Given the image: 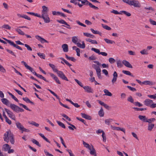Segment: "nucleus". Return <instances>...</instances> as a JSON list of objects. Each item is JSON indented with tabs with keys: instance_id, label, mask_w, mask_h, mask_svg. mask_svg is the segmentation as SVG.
<instances>
[{
	"instance_id": "obj_25",
	"label": "nucleus",
	"mask_w": 156,
	"mask_h": 156,
	"mask_svg": "<svg viewBox=\"0 0 156 156\" xmlns=\"http://www.w3.org/2000/svg\"><path fill=\"white\" fill-rule=\"evenodd\" d=\"M83 34L84 36L91 38H93L94 37V35L91 34H90L88 33L84 32L83 33Z\"/></svg>"
},
{
	"instance_id": "obj_10",
	"label": "nucleus",
	"mask_w": 156,
	"mask_h": 156,
	"mask_svg": "<svg viewBox=\"0 0 156 156\" xmlns=\"http://www.w3.org/2000/svg\"><path fill=\"white\" fill-rule=\"evenodd\" d=\"M85 90L88 93H93V90L92 88L89 86H83V87Z\"/></svg>"
},
{
	"instance_id": "obj_34",
	"label": "nucleus",
	"mask_w": 156,
	"mask_h": 156,
	"mask_svg": "<svg viewBox=\"0 0 156 156\" xmlns=\"http://www.w3.org/2000/svg\"><path fill=\"white\" fill-rule=\"evenodd\" d=\"M57 21L63 24L66 25V26H69V25L64 20H57Z\"/></svg>"
},
{
	"instance_id": "obj_46",
	"label": "nucleus",
	"mask_w": 156,
	"mask_h": 156,
	"mask_svg": "<svg viewBox=\"0 0 156 156\" xmlns=\"http://www.w3.org/2000/svg\"><path fill=\"white\" fill-rule=\"evenodd\" d=\"M133 109H135V110L136 111H143L144 110H147L146 108H139L136 107H133L132 108Z\"/></svg>"
},
{
	"instance_id": "obj_18",
	"label": "nucleus",
	"mask_w": 156,
	"mask_h": 156,
	"mask_svg": "<svg viewBox=\"0 0 156 156\" xmlns=\"http://www.w3.org/2000/svg\"><path fill=\"white\" fill-rule=\"evenodd\" d=\"M78 1H80V0H71L70 2L74 3L75 5H77L80 8L82 7L83 6V5L80 4L79 3H78L77 2Z\"/></svg>"
},
{
	"instance_id": "obj_27",
	"label": "nucleus",
	"mask_w": 156,
	"mask_h": 156,
	"mask_svg": "<svg viewBox=\"0 0 156 156\" xmlns=\"http://www.w3.org/2000/svg\"><path fill=\"white\" fill-rule=\"evenodd\" d=\"M49 66L52 69L54 72L57 73L58 71L57 69L55 68V66L54 64L49 63Z\"/></svg>"
},
{
	"instance_id": "obj_5",
	"label": "nucleus",
	"mask_w": 156,
	"mask_h": 156,
	"mask_svg": "<svg viewBox=\"0 0 156 156\" xmlns=\"http://www.w3.org/2000/svg\"><path fill=\"white\" fill-rule=\"evenodd\" d=\"M5 110L7 112L9 117L14 120H15V116L12 112L6 108H5Z\"/></svg>"
},
{
	"instance_id": "obj_59",
	"label": "nucleus",
	"mask_w": 156,
	"mask_h": 156,
	"mask_svg": "<svg viewBox=\"0 0 156 156\" xmlns=\"http://www.w3.org/2000/svg\"><path fill=\"white\" fill-rule=\"evenodd\" d=\"M6 51L8 53H9L10 54H11L12 55L14 56L15 57H16V55L14 54V52L13 51H12V50H9V49H6Z\"/></svg>"
},
{
	"instance_id": "obj_19",
	"label": "nucleus",
	"mask_w": 156,
	"mask_h": 156,
	"mask_svg": "<svg viewBox=\"0 0 156 156\" xmlns=\"http://www.w3.org/2000/svg\"><path fill=\"white\" fill-rule=\"evenodd\" d=\"M92 148H91V150H90V154L92 155H93L94 156H97V154L96 153L95 150L94 148V147L93 145H91Z\"/></svg>"
},
{
	"instance_id": "obj_36",
	"label": "nucleus",
	"mask_w": 156,
	"mask_h": 156,
	"mask_svg": "<svg viewBox=\"0 0 156 156\" xmlns=\"http://www.w3.org/2000/svg\"><path fill=\"white\" fill-rule=\"evenodd\" d=\"M15 30L21 35H25L24 33L20 29H16Z\"/></svg>"
},
{
	"instance_id": "obj_7",
	"label": "nucleus",
	"mask_w": 156,
	"mask_h": 156,
	"mask_svg": "<svg viewBox=\"0 0 156 156\" xmlns=\"http://www.w3.org/2000/svg\"><path fill=\"white\" fill-rule=\"evenodd\" d=\"M10 108L14 111L17 113L19 112L18 108L19 107L14 104H10Z\"/></svg>"
},
{
	"instance_id": "obj_35",
	"label": "nucleus",
	"mask_w": 156,
	"mask_h": 156,
	"mask_svg": "<svg viewBox=\"0 0 156 156\" xmlns=\"http://www.w3.org/2000/svg\"><path fill=\"white\" fill-rule=\"evenodd\" d=\"M104 40L108 44H112L113 43H115L114 41L110 40L107 38H105Z\"/></svg>"
},
{
	"instance_id": "obj_62",
	"label": "nucleus",
	"mask_w": 156,
	"mask_h": 156,
	"mask_svg": "<svg viewBox=\"0 0 156 156\" xmlns=\"http://www.w3.org/2000/svg\"><path fill=\"white\" fill-rule=\"evenodd\" d=\"M74 80L75 81L78 83V84L80 87H83V85L81 82L79 81L78 80L76 79H75Z\"/></svg>"
},
{
	"instance_id": "obj_6",
	"label": "nucleus",
	"mask_w": 156,
	"mask_h": 156,
	"mask_svg": "<svg viewBox=\"0 0 156 156\" xmlns=\"http://www.w3.org/2000/svg\"><path fill=\"white\" fill-rule=\"evenodd\" d=\"M58 76L60 77L62 79L68 81V80L67 78L65 76L63 72L62 71H58L57 72Z\"/></svg>"
},
{
	"instance_id": "obj_42",
	"label": "nucleus",
	"mask_w": 156,
	"mask_h": 156,
	"mask_svg": "<svg viewBox=\"0 0 156 156\" xmlns=\"http://www.w3.org/2000/svg\"><path fill=\"white\" fill-rule=\"evenodd\" d=\"M56 122L59 126L65 129L66 128V126L63 123L58 121H57Z\"/></svg>"
},
{
	"instance_id": "obj_58",
	"label": "nucleus",
	"mask_w": 156,
	"mask_h": 156,
	"mask_svg": "<svg viewBox=\"0 0 156 156\" xmlns=\"http://www.w3.org/2000/svg\"><path fill=\"white\" fill-rule=\"evenodd\" d=\"M61 115L62 116L66 118L67 120H68V121H71L70 118L68 116L66 115L65 114H61Z\"/></svg>"
},
{
	"instance_id": "obj_44",
	"label": "nucleus",
	"mask_w": 156,
	"mask_h": 156,
	"mask_svg": "<svg viewBox=\"0 0 156 156\" xmlns=\"http://www.w3.org/2000/svg\"><path fill=\"white\" fill-rule=\"evenodd\" d=\"M122 72L126 75L130 76H133L132 75L131 73L129 71L123 70L122 71Z\"/></svg>"
},
{
	"instance_id": "obj_60",
	"label": "nucleus",
	"mask_w": 156,
	"mask_h": 156,
	"mask_svg": "<svg viewBox=\"0 0 156 156\" xmlns=\"http://www.w3.org/2000/svg\"><path fill=\"white\" fill-rule=\"evenodd\" d=\"M109 62L111 63L112 64L115 62V60L113 58H110L108 59Z\"/></svg>"
},
{
	"instance_id": "obj_45",
	"label": "nucleus",
	"mask_w": 156,
	"mask_h": 156,
	"mask_svg": "<svg viewBox=\"0 0 156 156\" xmlns=\"http://www.w3.org/2000/svg\"><path fill=\"white\" fill-rule=\"evenodd\" d=\"M18 104L20 106H22L26 110H27L30 111H31V110L28 108L26 105L21 103H19Z\"/></svg>"
},
{
	"instance_id": "obj_1",
	"label": "nucleus",
	"mask_w": 156,
	"mask_h": 156,
	"mask_svg": "<svg viewBox=\"0 0 156 156\" xmlns=\"http://www.w3.org/2000/svg\"><path fill=\"white\" fill-rule=\"evenodd\" d=\"M4 140L7 143H8L9 140L12 144L14 143V140L13 138V134L10 130L6 132L4 135Z\"/></svg>"
},
{
	"instance_id": "obj_49",
	"label": "nucleus",
	"mask_w": 156,
	"mask_h": 156,
	"mask_svg": "<svg viewBox=\"0 0 156 156\" xmlns=\"http://www.w3.org/2000/svg\"><path fill=\"white\" fill-rule=\"evenodd\" d=\"M37 54L41 58L45 59V56L44 54L38 52L37 53Z\"/></svg>"
},
{
	"instance_id": "obj_56",
	"label": "nucleus",
	"mask_w": 156,
	"mask_h": 156,
	"mask_svg": "<svg viewBox=\"0 0 156 156\" xmlns=\"http://www.w3.org/2000/svg\"><path fill=\"white\" fill-rule=\"evenodd\" d=\"M127 100L128 101L132 103H134V100L131 96H130L127 98Z\"/></svg>"
},
{
	"instance_id": "obj_21",
	"label": "nucleus",
	"mask_w": 156,
	"mask_h": 156,
	"mask_svg": "<svg viewBox=\"0 0 156 156\" xmlns=\"http://www.w3.org/2000/svg\"><path fill=\"white\" fill-rule=\"evenodd\" d=\"M62 47L64 52H67L68 51V46L66 44H64L62 45Z\"/></svg>"
},
{
	"instance_id": "obj_43",
	"label": "nucleus",
	"mask_w": 156,
	"mask_h": 156,
	"mask_svg": "<svg viewBox=\"0 0 156 156\" xmlns=\"http://www.w3.org/2000/svg\"><path fill=\"white\" fill-rule=\"evenodd\" d=\"M121 12L122 13L124 14L127 16H131V14L129 12H128L125 11H121Z\"/></svg>"
},
{
	"instance_id": "obj_12",
	"label": "nucleus",
	"mask_w": 156,
	"mask_h": 156,
	"mask_svg": "<svg viewBox=\"0 0 156 156\" xmlns=\"http://www.w3.org/2000/svg\"><path fill=\"white\" fill-rule=\"evenodd\" d=\"M152 103H153L152 100L149 99H146L144 101V103L145 105L150 107L151 105V104Z\"/></svg>"
},
{
	"instance_id": "obj_9",
	"label": "nucleus",
	"mask_w": 156,
	"mask_h": 156,
	"mask_svg": "<svg viewBox=\"0 0 156 156\" xmlns=\"http://www.w3.org/2000/svg\"><path fill=\"white\" fill-rule=\"evenodd\" d=\"M21 62L22 64H23V65L25 66V67L27 69L29 70L32 73L34 71V70L31 67L28 66L27 65V64L25 62H24V61H22Z\"/></svg>"
},
{
	"instance_id": "obj_51",
	"label": "nucleus",
	"mask_w": 156,
	"mask_h": 156,
	"mask_svg": "<svg viewBox=\"0 0 156 156\" xmlns=\"http://www.w3.org/2000/svg\"><path fill=\"white\" fill-rule=\"evenodd\" d=\"M113 120V119H106L105 120V123L106 124L108 125H110V122H112Z\"/></svg>"
},
{
	"instance_id": "obj_52",
	"label": "nucleus",
	"mask_w": 156,
	"mask_h": 156,
	"mask_svg": "<svg viewBox=\"0 0 156 156\" xmlns=\"http://www.w3.org/2000/svg\"><path fill=\"white\" fill-rule=\"evenodd\" d=\"M117 66L118 67H121L123 66V65L122 63L121 62L120 60H118L117 62Z\"/></svg>"
},
{
	"instance_id": "obj_28",
	"label": "nucleus",
	"mask_w": 156,
	"mask_h": 156,
	"mask_svg": "<svg viewBox=\"0 0 156 156\" xmlns=\"http://www.w3.org/2000/svg\"><path fill=\"white\" fill-rule=\"evenodd\" d=\"M76 44L78 47L82 48H84L85 47V45L84 41L82 42V44H81L79 43H76Z\"/></svg>"
},
{
	"instance_id": "obj_20",
	"label": "nucleus",
	"mask_w": 156,
	"mask_h": 156,
	"mask_svg": "<svg viewBox=\"0 0 156 156\" xmlns=\"http://www.w3.org/2000/svg\"><path fill=\"white\" fill-rule=\"evenodd\" d=\"M16 124L17 128L19 129L20 130L22 131L23 129V126L21 124V123L19 122H16Z\"/></svg>"
},
{
	"instance_id": "obj_13",
	"label": "nucleus",
	"mask_w": 156,
	"mask_h": 156,
	"mask_svg": "<svg viewBox=\"0 0 156 156\" xmlns=\"http://www.w3.org/2000/svg\"><path fill=\"white\" fill-rule=\"evenodd\" d=\"M122 63L126 67L131 68H133L132 66L128 61L126 60H123L122 62Z\"/></svg>"
},
{
	"instance_id": "obj_24",
	"label": "nucleus",
	"mask_w": 156,
	"mask_h": 156,
	"mask_svg": "<svg viewBox=\"0 0 156 156\" xmlns=\"http://www.w3.org/2000/svg\"><path fill=\"white\" fill-rule=\"evenodd\" d=\"M22 99L23 101H25L27 103H30L33 105H34V103L32 102L31 101H30L28 98H23Z\"/></svg>"
},
{
	"instance_id": "obj_48",
	"label": "nucleus",
	"mask_w": 156,
	"mask_h": 156,
	"mask_svg": "<svg viewBox=\"0 0 156 156\" xmlns=\"http://www.w3.org/2000/svg\"><path fill=\"white\" fill-rule=\"evenodd\" d=\"M48 90L49 91L51 94H52L54 96H55L57 99H58L59 100H60L59 97L53 91H52V90L49 89H48Z\"/></svg>"
},
{
	"instance_id": "obj_29",
	"label": "nucleus",
	"mask_w": 156,
	"mask_h": 156,
	"mask_svg": "<svg viewBox=\"0 0 156 156\" xmlns=\"http://www.w3.org/2000/svg\"><path fill=\"white\" fill-rule=\"evenodd\" d=\"M66 58L68 60H69L73 62H75L76 60L73 57H70L68 56L66 54L65 55Z\"/></svg>"
},
{
	"instance_id": "obj_30",
	"label": "nucleus",
	"mask_w": 156,
	"mask_h": 156,
	"mask_svg": "<svg viewBox=\"0 0 156 156\" xmlns=\"http://www.w3.org/2000/svg\"><path fill=\"white\" fill-rule=\"evenodd\" d=\"M104 93L105 94V95L109 96H112V93L106 89H105L103 90Z\"/></svg>"
},
{
	"instance_id": "obj_23",
	"label": "nucleus",
	"mask_w": 156,
	"mask_h": 156,
	"mask_svg": "<svg viewBox=\"0 0 156 156\" xmlns=\"http://www.w3.org/2000/svg\"><path fill=\"white\" fill-rule=\"evenodd\" d=\"M70 126H69L68 127L69 129L71 130H74V129H76V127H75V126H74V125L71 124L70 123L68 122H66Z\"/></svg>"
},
{
	"instance_id": "obj_37",
	"label": "nucleus",
	"mask_w": 156,
	"mask_h": 156,
	"mask_svg": "<svg viewBox=\"0 0 156 156\" xmlns=\"http://www.w3.org/2000/svg\"><path fill=\"white\" fill-rule=\"evenodd\" d=\"M156 120L154 118H151L150 119H148L147 118L146 122H148L149 124H151L152 122H154Z\"/></svg>"
},
{
	"instance_id": "obj_14",
	"label": "nucleus",
	"mask_w": 156,
	"mask_h": 156,
	"mask_svg": "<svg viewBox=\"0 0 156 156\" xmlns=\"http://www.w3.org/2000/svg\"><path fill=\"white\" fill-rule=\"evenodd\" d=\"M34 14L33 15V16H36L39 17L40 18H42L43 19L44 23H48V22L47 20H46L45 18L44 17V16H43V15L41 14V15H39L37 13H34Z\"/></svg>"
},
{
	"instance_id": "obj_8",
	"label": "nucleus",
	"mask_w": 156,
	"mask_h": 156,
	"mask_svg": "<svg viewBox=\"0 0 156 156\" xmlns=\"http://www.w3.org/2000/svg\"><path fill=\"white\" fill-rule=\"evenodd\" d=\"M36 38L41 43H44V42L48 43V42L43 38L41 37L39 35H36L35 36Z\"/></svg>"
},
{
	"instance_id": "obj_11",
	"label": "nucleus",
	"mask_w": 156,
	"mask_h": 156,
	"mask_svg": "<svg viewBox=\"0 0 156 156\" xmlns=\"http://www.w3.org/2000/svg\"><path fill=\"white\" fill-rule=\"evenodd\" d=\"M118 77V74L116 71H115L113 74V78L112 80V82L113 84L116 81Z\"/></svg>"
},
{
	"instance_id": "obj_22",
	"label": "nucleus",
	"mask_w": 156,
	"mask_h": 156,
	"mask_svg": "<svg viewBox=\"0 0 156 156\" xmlns=\"http://www.w3.org/2000/svg\"><path fill=\"white\" fill-rule=\"evenodd\" d=\"M1 101L3 104L7 106H8L10 103L9 101L6 98H3L2 99Z\"/></svg>"
},
{
	"instance_id": "obj_3",
	"label": "nucleus",
	"mask_w": 156,
	"mask_h": 156,
	"mask_svg": "<svg viewBox=\"0 0 156 156\" xmlns=\"http://www.w3.org/2000/svg\"><path fill=\"white\" fill-rule=\"evenodd\" d=\"M42 8L43 9L41 11V14L43 15L49 23L50 22V20L48 13V8L45 5L43 6Z\"/></svg>"
},
{
	"instance_id": "obj_17",
	"label": "nucleus",
	"mask_w": 156,
	"mask_h": 156,
	"mask_svg": "<svg viewBox=\"0 0 156 156\" xmlns=\"http://www.w3.org/2000/svg\"><path fill=\"white\" fill-rule=\"evenodd\" d=\"M81 115L82 117L84 119L88 120L91 119V117L90 116L85 113H81Z\"/></svg>"
},
{
	"instance_id": "obj_31",
	"label": "nucleus",
	"mask_w": 156,
	"mask_h": 156,
	"mask_svg": "<svg viewBox=\"0 0 156 156\" xmlns=\"http://www.w3.org/2000/svg\"><path fill=\"white\" fill-rule=\"evenodd\" d=\"M142 84L145 85H153V83L152 82L149 81H144L142 82Z\"/></svg>"
},
{
	"instance_id": "obj_38",
	"label": "nucleus",
	"mask_w": 156,
	"mask_h": 156,
	"mask_svg": "<svg viewBox=\"0 0 156 156\" xmlns=\"http://www.w3.org/2000/svg\"><path fill=\"white\" fill-rule=\"evenodd\" d=\"M83 144L84 147H86L89 150H91L90 146L88 144L86 143L84 141H83Z\"/></svg>"
},
{
	"instance_id": "obj_61",
	"label": "nucleus",
	"mask_w": 156,
	"mask_h": 156,
	"mask_svg": "<svg viewBox=\"0 0 156 156\" xmlns=\"http://www.w3.org/2000/svg\"><path fill=\"white\" fill-rule=\"evenodd\" d=\"M77 41V38L76 37L74 36L72 37V41L73 43L76 44Z\"/></svg>"
},
{
	"instance_id": "obj_4",
	"label": "nucleus",
	"mask_w": 156,
	"mask_h": 156,
	"mask_svg": "<svg viewBox=\"0 0 156 156\" xmlns=\"http://www.w3.org/2000/svg\"><path fill=\"white\" fill-rule=\"evenodd\" d=\"M2 38L5 41H6L8 43H9L10 45L13 46L14 47H15L16 48L19 50H22V49L21 47L15 44L13 41H12L10 40H8L5 38L2 37Z\"/></svg>"
},
{
	"instance_id": "obj_26",
	"label": "nucleus",
	"mask_w": 156,
	"mask_h": 156,
	"mask_svg": "<svg viewBox=\"0 0 156 156\" xmlns=\"http://www.w3.org/2000/svg\"><path fill=\"white\" fill-rule=\"evenodd\" d=\"M78 1L80 2L82 4L81 5H88L89 2L87 0H80V1Z\"/></svg>"
},
{
	"instance_id": "obj_57",
	"label": "nucleus",
	"mask_w": 156,
	"mask_h": 156,
	"mask_svg": "<svg viewBox=\"0 0 156 156\" xmlns=\"http://www.w3.org/2000/svg\"><path fill=\"white\" fill-rule=\"evenodd\" d=\"M91 50L92 51H94L96 53H98V54L100 55L101 52H100V51L99 49L94 48H92L91 49Z\"/></svg>"
},
{
	"instance_id": "obj_39",
	"label": "nucleus",
	"mask_w": 156,
	"mask_h": 156,
	"mask_svg": "<svg viewBox=\"0 0 156 156\" xmlns=\"http://www.w3.org/2000/svg\"><path fill=\"white\" fill-rule=\"evenodd\" d=\"M90 30L93 34H99L100 36H101V32H100L99 31L97 30H94V29L92 28H91Z\"/></svg>"
},
{
	"instance_id": "obj_63",
	"label": "nucleus",
	"mask_w": 156,
	"mask_h": 156,
	"mask_svg": "<svg viewBox=\"0 0 156 156\" xmlns=\"http://www.w3.org/2000/svg\"><path fill=\"white\" fill-rule=\"evenodd\" d=\"M111 12L114 13L115 14H122V13L121 12H118V11L116 10L113 9L112 11H111Z\"/></svg>"
},
{
	"instance_id": "obj_15",
	"label": "nucleus",
	"mask_w": 156,
	"mask_h": 156,
	"mask_svg": "<svg viewBox=\"0 0 156 156\" xmlns=\"http://www.w3.org/2000/svg\"><path fill=\"white\" fill-rule=\"evenodd\" d=\"M138 118L141 121L144 122H146L147 118L145 116L139 115L138 116Z\"/></svg>"
},
{
	"instance_id": "obj_16",
	"label": "nucleus",
	"mask_w": 156,
	"mask_h": 156,
	"mask_svg": "<svg viewBox=\"0 0 156 156\" xmlns=\"http://www.w3.org/2000/svg\"><path fill=\"white\" fill-rule=\"evenodd\" d=\"M11 148V147L7 144H4L2 147V150L5 151H8Z\"/></svg>"
},
{
	"instance_id": "obj_47",
	"label": "nucleus",
	"mask_w": 156,
	"mask_h": 156,
	"mask_svg": "<svg viewBox=\"0 0 156 156\" xmlns=\"http://www.w3.org/2000/svg\"><path fill=\"white\" fill-rule=\"evenodd\" d=\"M32 141L33 143L34 144H35L37 145V146H38L39 147H41V145L39 144V143L38 141H37V140L34 139H33L32 140Z\"/></svg>"
},
{
	"instance_id": "obj_41",
	"label": "nucleus",
	"mask_w": 156,
	"mask_h": 156,
	"mask_svg": "<svg viewBox=\"0 0 156 156\" xmlns=\"http://www.w3.org/2000/svg\"><path fill=\"white\" fill-rule=\"evenodd\" d=\"M92 67L94 69H95L96 71L101 69L99 66L95 64H93Z\"/></svg>"
},
{
	"instance_id": "obj_64",
	"label": "nucleus",
	"mask_w": 156,
	"mask_h": 156,
	"mask_svg": "<svg viewBox=\"0 0 156 156\" xmlns=\"http://www.w3.org/2000/svg\"><path fill=\"white\" fill-rule=\"evenodd\" d=\"M29 123L30 124H32V125H34V126H35L36 127H38L39 126V124L38 123H37L36 122H34V121H32L31 122H29Z\"/></svg>"
},
{
	"instance_id": "obj_32",
	"label": "nucleus",
	"mask_w": 156,
	"mask_h": 156,
	"mask_svg": "<svg viewBox=\"0 0 156 156\" xmlns=\"http://www.w3.org/2000/svg\"><path fill=\"white\" fill-rule=\"evenodd\" d=\"M98 115L101 117H102L104 116V112L102 107H101L100 110L98 112Z\"/></svg>"
},
{
	"instance_id": "obj_55",
	"label": "nucleus",
	"mask_w": 156,
	"mask_h": 156,
	"mask_svg": "<svg viewBox=\"0 0 156 156\" xmlns=\"http://www.w3.org/2000/svg\"><path fill=\"white\" fill-rule=\"evenodd\" d=\"M90 60H94L97 59L96 57L94 55H92L91 56L89 57L88 58Z\"/></svg>"
},
{
	"instance_id": "obj_2",
	"label": "nucleus",
	"mask_w": 156,
	"mask_h": 156,
	"mask_svg": "<svg viewBox=\"0 0 156 156\" xmlns=\"http://www.w3.org/2000/svg\"><path fill=\"white\" fill-rule=\"evenodd\" d=\"M122 1L130 5H133L135 7H140V4L139 2L135 0H122Z\"/></svg>"
},
{
	"instance_id": "obj_40",
	"label": "nucleus",
	"mask_w": 156,
	"mask_h": 156,
	"mask_svg": "<svg viewBox=\"0 0 156 156\" xmlns=\"http://www.w3.org/2000/svg\"><path fill=\"white\" fill-rule=\"evenodd\" d=\"M101 25L103 28L106 30H111V28L110 27L108 26L107 25H104L103 24H101Z\"/></svg>"
},
{
	"instance_id": "obj_33",
	"label": "nucleus",
	"mask_w": 156,
	"mask_h": 156,
	"mask_svg": "<svg viewBox=\"0 0 156 156\" xmlns=\"http://www.w3.org/2000/svg\"><path fill=\"white\" fill-rule=\"evenodd\" d=\"M154 124L151 123L149 124L148 126V130L149 131L152 130V129L154 127Z\"/></svg>"
},
{
	"instance_id": "obj_54",
	"label": "nucleus",
	"mask_w": 156,
	"mask_h": 156,
	"mask_svg": "<svg viewBox=\"0 0 156 156\" xmlns=\"http://www.w3.org/2000/svg\"><path fill=\"white\" fill-rule=\"evenodd\" d=\"M140 53L142 55H148V53L147 52V49H144L140 51Z\"/></svg>"
},
{
	"instance_id": "obj_53",
	"label": "nucleus",
	"mask_w": 156,
	"mask_h": 156,
	"mask_svg": "<svg viewBox=\"0 0 156 156\" xmlns=\"http://www.w3.org/2000/svg\"><path fill=\"white\" fill-rule=\"evenodd\" d=\"M0 71L3 73H5L6 72L5 69L1 64H0Z\"/></svg>"
},
{
	"instance_id": "obj_50",
	"label": "nucleus",
	"mask_w": 156,
	"mask_h": 156,
	"mask_svg": "<svg viewBox=\"0 0 156 156\" xmlns=\"http://www.w3.org/2000/svg\"><path fill=\"white\" fill-rule=\"evenodd\" d=\"M88 5H89L90 8H93L95 9H99L98 7L94 6L90 2L89 3Z\"/></svg>"
}]
</instances>
